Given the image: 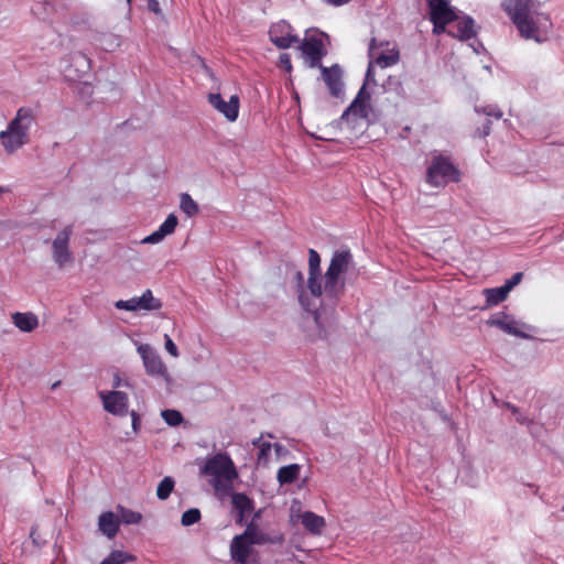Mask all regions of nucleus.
I'll return each instance as SVG.
<instances>
[{"label":"nucleus","mask_w":564,"mask_h":564,"mask_svg":"<svg viewBox=\"0 0 564 564\" xmlns=\"http://www.w3.org/2000/svg\"><path fill=\"white\" fill-rule=\"evenodd\" d=\"M352 260L348 250L335 251L324 275L323 296L319 299L323 310L334 308L345 292V281L340 278Z\"/></svg>","instance_id":"1"},{"label":"nucleus","mask_w":564,"mask_h":564,"mask_svg":"<svg viewBox=\"0 0 564 564\" xmlns=\"http://www.w3.org/2000/svg\"><path fill=\"white\" fill-rule=\"evenodd\" d=\"M199 471L200 475L210 477L209 484L215 492H227L232 481L238 478L237 468L226 453H216L207 457Z\"/></svg>","instance_id":"2"},{"label":"nucleus","mask_w":564,"mask_h":564,"mask_svg":"<svg viewBox=\"0 0 564 564\" xmlns=\"http://www.w3.org/2000/svg\"><path fill=\"white\" fill-rule=\"evenodd\" d=\"M34 121L33 111L22 107L7 130L0 132V140L7 152L13 153L29 142V130Z\"/></svg>","instance_id":"3"},{"label":"nucleus","mask_w":564,"mask_h":564,"mask_svg":"<svg viewBox=\"0 0 564 564\" xmlns=\"http://www.w3.org/2000/svg\"><path fill=\"white\" fill-rule=\"evenodd\" d=\"M533 0H503L502 8L524 39H536L538 26L530 15Z\"/></svg>","instance_id":"4"},{"label":"nucleus","mask_w":564,"mask_h":564,"mask_svg":"<svg viewBox=\"0 0 564 564\" xmlns=\"http://www.w3.org/2000/svg\"><path fill=\"white\" fill-rule=\"evenodd\" d=\"M460 172L454 165L449 156L443 154L433 155L426 169V183L431 186H445L451 182H459Z\"/></svg>","instance_id":"5"},{"label":"nucleus","mask_w":564,"mask_h":564,"mask_svg":"<svg viewBox=\"0 0 564 564\" xmlns=\"http://www.w3.org/2000/svg\"><path fill=\"white\" fill-rule=\"evenodd\" d=\"M115 307L129 312L159 311L162 307V302L160 299L154 297L152 291L148 289L141 296L117 301Z\"/></svg>","instance_id":"6"},{"label":"nucleus","mask_w":564,"mask_h":564,"mask_svg":"<svg viewBox=\"0 0 564 564\" xmlns=\"http://www.w3.org/2000/svg\"><path fill=\"white\" fill-rule=\"evenodd\" d=\"M323 35L314 34L306 36L299 46L302 54L308 61V66L312 68L322 66V59L327 54Z\"/></svg>","instance_id":"7"},{"label":"nucleus","mask_w":564,"mask_h":564,"mask_svg":"<svg viewBox=\"0 0 564 564\" xmlns=\"http://www.w3.org/2000/svg\"><path fill=\"white\" fill-rule=\"evenodd\" d=\"M372 112L370 94L366 89V84H364L350 106L341 115V120L349 121L351 117H357L369 121Z\"/></svg>","instance_id":"8"},{"label":"nucleus","mask_w":564,"mask_h":564,"mask_svg":"<svg viewBox=\"0 0 564 564\" xmlns=\"http://www.w3.org/2000/svg\"><path fill=\"white\" fill-rule=\"evenodd\" d=\"M99 398L101 399L105 411L112 415L126 416L129 413V398L122 391H100Z\"/></svg>","instance_id":"9"},{"label":"nucleus","mask_w":564,"mask_h":564,"mask_svg":"<svg viewBox=\"0 0 564 564\" xmlns=\"http://www.w3.org/2000/svg\"><path fill=\"white\" fill-rule=\"evenodd\" d=\"M307 290L315 299L323 296V280L321 275V257L314 249L308 251V278Z\"/></svg>","instance_id":"10"},{"label":"nucleus","mask_w":564,"mask_h":564,"mask_svg":"<svg viewBox=\"0 0 564 564\" xmlns=\"http://www.w3.org/2000/svg\"><path fill=\"white\" fill-rule=\"evenodd\" d=\"M137 350L142 358L148 375L158 377L166 376V366L161 356L149 344H140Z\"/></svg>","instance_id":"11"},{"label":"nucleus","mask_w":564,"mask_h":564,"mask_svg":"<svg viewBox=\"0 0 564 564\" xmlns=\"http://www.w3.org/2000/svg\"><path fill=\"white\" fill-rule=\"evenodd\" d=\"M73 234L72 226L65 227L53 241V258L59 268L73 261L72 252L68 249L69 238Z\"/></svg>","instance_id":"12"},{"label":"nucleus","mask_w":564,"mask_h":564,"mask_svg":"<svg viewBox=\"0 0 564 564\" xmlns=\"http://www.w3.org/2000/svg\"><path fill=\"white\" fill-rule=\"evenodd\" d=\"M260 517V512H257L254 514V518L247 524L246 530L243 533L250 532L251 535L246 536L249 542H251L253 545H264V544H281L284 540L283 534L280 532L270 534L265 533L262 530L259 529L258 524L256 523V518Z\"/></svg>","instance_id":"13"},{"label":"nucleus","mask_w":564,"mask_h":564,"mask_svg":"<svg viewBox=\"0 0 564 564\" xmlns=\"http://www.w3.org/2000/svg\"><path fill=\"white\" fill-rule=\"evenodd\" d=\"M289 23L281 22L271 26L269 31L270 41L281 50H285L300 41L297 35L292 34Z\"/></svg>","instance_id":"14"},{"label":"nucleus","mask_w":564,"mask_h":564,"mask_svg":"<svg viewBox=\"0 0 564 564\" xmlns=\"http://www.w3.org/2000/svg\"><path fill=\"white\" fill-rule=\"evenodd\" d=\"M209 104L225 116L228 121H236L239 116V98L237 95L225 101L219 94L208 95Z\"/></svg>","instance_id":"15"},{"label":"nucleus","mask_w":564,"mask_h":564,"mask_svg":"<svg viewBox=\"0 0 564 564\" xmlns=\"http://www.w3.org/2000/svg\"><path fill=\"white\" fill-rule=\"evenodd\" d=\"M322 73V78L326 84L329 94L333 97H340L343 95V72L338 65H333L330 67L319 66L318 67Z\"/></svg>","instance_id":"16"},{"label":"nucleus","mask_w":564,"mask_h":564,"mask_svg":"<svg viewBox=\"0 0 564 564\" xmlns=\"http://www.w3.org/2000/svg\"><path fill=\"white\" fill-rule=\"evenodd\" d=\"M291 511L292 522L300 521L305 530L312 534L319 535L326 525L325 519L312 511H297L296 513L293 509Z\"/></svg>","instance_id":"17"},{"label":"nucleus","mask_w":564,"mask_h":564,"mask_svg":"<svg viewBox=\"0 0 564 564\" xmlns=\"http://www.w3.org/2000/svg\"><path fill=\"white\" fill-rule=\"evenodd\" d=\"M248 535H251V533L236 535L231 541L230 554L237 564H246L251 554V545L253 544L246 538Z\"/></svg>","instance_id":"18"},{"label":"nucleus","mask_w":564,"mask_h":564,"mask_svg":"<svg viewBox=\"0 0 564 564\" xmlns=\"http://www.w3.org/2000/svg\"><path fill=\"white\" fill-rule=\"evenodd\" d=\"M377 40L372 37L369 42V57L371 62L381 68H387L395 65L399 62L400 53L399 50L393 46L388 53H377Z\"/></svg>","instance_id":"19"},{"label":"nucleus","mask_w":564,"mask_h":564,"mask_svg":"<svg viewBox=\"0 0 564 564\" xmlns=\"http://www.w3.org/2000/svg\"><path fill=\"white\" fill-rule=\"evenodd\" d=\"M454 22L456 23L447 31L451 36L460 41L470 40L476 36L475 21L470 17H463L460 19L457 17Z\"/></svg>","instance_id":"20"},{"label":"nucleus","mask_w":564,"mask_h":564,"mask_svg":"<svg viewBox=\"0 0 564 564\" xmlns=\"http://www.w3.org/2000/svg\"><path fill=\"white\" fill-rule=\"evenodd\" d=\"M430 20H456L457 14L447 0H427Z\"/></svg>","instance_id":"21"},{"label":"nucleus","mask_w":564,"mask_h":564,"mask_svg":"<svg viewBox=\"0 0 564 564\" xmlns=\"http://www.w3.org/2000/svg\"><path fill=\"white\" fill-rule=\"evenodd\" d=\"M231 503L237 511L236 522L242 524L246 517H248L254 509V502L243 492H235L231 496Z\"/></svg>","instance_id":"22"},{"label":"nucleus","mask_w":564,"mask_h":564,"mask_svg":"<svg viewBox=\"0 0 564 564\" xmlns=\"http://www.w3.org/2000/svg\"><path fill=\"white\" fill-rule=\"evenodd\" d=\"M119 522V518L113 512L107 511L99 516L98 527L104 535L112 539L118 533Z\"/></svg>","instance_id":"23"},{"label":"nucleus","mask_w":564,"mask_h":564,"mask_svg":"<svg viewBox=\"0 0 564 564\" xmlns=\"http://www.w3.org/2000/svg\"><path fill=\"white\" fill-rule=\"evenodd\" d=\"M13 324L21 332H32L39 326L37 316L33 313H14L12 315Z\"/></svg>","instance_id":"24"},{"label":"nucleus","mask_w":564,"mask_h":564,"mask_svg":"<svg viewBox=\"0 0 564 564\" xmlns=\"http://www.w3.org/2000/svg\"><path fill=\"white\" fill-rule=\"evenodd\" d=\"M487 324L490 326H497L498 328L502 329L503 332L511 334V335H519V330L517 328V323L514 321H508V316L505 314H498L491 316Z\"/></svg>","instance_id":"25"},{"label":"nucleus","mask_w":564,"mask_h":564,"mask_svg":"<svg viewBox=\"0 0 564 564\" xmlns=\"http://www.w3.org/2000/svg\"><path fill=\"white\" fill-rule=\"evenodd\" d=\"M301 467L297 464H290L282 466L278 470V481L280 485H288L294 482L300 476Z\"/></svg>","instance_id":"26"},{"label":"nucleus","mask_w":564,"mask_h":564,"mask_svg":"<svg viewBox=\"0 0 564 564\" xmlns=\"http://www.w3.org/2000/svg\"><path fill=\"white\" fill-rule=\"evenodd\" d=\"M482 292L486 297V308L500 304L509 294L503 285L500 288L485 289Z\"/></svg>","instance_id":"27"},{"label":"nucleus","mask_w":564,"mask_h":564,"mask_svg":"<svg viewBox=\"0 0 564 564\" xmlns=\"http://www.w3.org/2000/svg\"><path fill=\"white\" fill-rule=\"evenodd\" d=\"M180 208L187 217H194L199 213L198 204L187 193L181 195Z\"/></svg>","instance_id":"28"},{"label":"nucleus","mask_w":564,"mask_h":564,"mask_svg":"<svg viewBox=\"0 0 564 564\" xmlns=\"http://www.w3.org/2000/svg\"><path fill=\"white\" fill-rule=\"evenodd\" d=\"M135 561V556L123 551H112L100 564H126Z\"/></svg>","instance_id":"29"},{"label":"nucleus","mask_w":564,"mask_h":564,"mask_svg":"<svg viewBox=\"0 0 564 564\" xmlns=\"http://www.w3.org/2000/svg\"><path fill=\"white\" fill-rule=\"evenodd\" d=\"M253 444L259 448V452H258V464L265 465L269 462V458H270L271 447H272L271 443L263 442L261 440V437H260L257 441H254Z\"/></svg>","instance_id":"30"},{"label":"nucleus","mask_w":564,"mask_h":564,"mask_svg":"<svg viewBox=\"0 0 564 564\" xmlns=\"http://www.w3.org/2000/svg\"><path fill=\"white\" fill-rule=\"evenodd\" d=\"M174 485H175V482H174L173 478H171V477L163 478L156 488L158 498L161 500L167 499L174 489Z\"/></svg>","instance_id":"31"},{"label":"nucleus","mask_w":564,"mask_h":564,"mask_svg":"<svg viewBox=\"0 0 564 564\" xmlns=\"http://www.w3.org/2000/svg\"><path fill=\"white\" fill-rule=\"evenodd\" d=\"M200 511L197 508H192L182 514L181 523L184 527H189L197 523L200 520Z\"/></svg>","instance_id":"32"},{"label":"nucleus","mask_w":564,"mask_h":564,"mask_svg":"<svg viewBox=\"0 0 564 564\" xmlns=\"http://www.w3.org/2000/svg\"><path fill=\"white\" fill-rule=\"evenodd\" d=\"M141 520H142V514L140 512L121 508L119 521H122L126 524H137Z\"/></svg>","instance_id":"33"},{"label":"nucleus","mask_w":564,"mask_h":564,"mask_svg":"<svg viewBox=\"0 0 564 564\" xmlns=\"http://www.w3.org/2000/svg\"><path fill=\"white\" fill-rule=\"evenodd\" d=\"M162 417L171 426H177L183 421V416L177 410H164L162 412Z\"/></svg>","instance_id":"34"},{"label":"nucleus","mask_w":564,"mask_h":564,"mask_svg":"<svg viewBox=\"0 0 564 564\" xmlns=\"http://www.w3.org/2000/svg\"><path fill=\"white\" fill-rule=\"evenodd\" d=\"M177 226V217L174 214H170L163 224L159 227V230L164 235H171L174 232Z\"/></svg>","instance_id":"35"},{"label":"nucleus","mask_w":564,"mask_h":564,"mask_svg":"<svg viewBox=\"0 0 564 564\" xmlns=\"http://www.w3.org/2000/svg\"><path fill=\"white\" fill-rule=\"evenodd\" d=\"M433 24V33L441 34L446 31V26L455 20H430Z\"/></svg>","instance_id":"36"},{"label":"nucleus","mask_w":564,"mask_h":564,"mask_svg":"<svg viewBox=\"0 0 564 564\" xmlns=\"http://www.w3.org/2000/svg\"><path fill=\"white\" fill-rule=\"evenodd\" d=\"M523 278L522 272L514 273L509 280L506 281L503 286L507 289L508 292H510L516 285H518Z\"/></svg>","instance_id":"37"},{"label":"nucleus","mask_w":564,"mask_h":564,"mask_svg":"<svg viewBox=\"0 0 564 564\" xmlns=\"http://www.w3.org/2000/svg\"><path fill=\"white\" fill-rule=\"evenodd\" d=\"M299 299H300L301 304L305 307L306 311L313 312L314 319L318 324V321H319L321 315H322L319 310L312 308L310 303L306 302V297H305V295L303 293L300 294Z\"/></svg>","instance_id":"38"},{"label":"nucleus","mask_w":564,"mask_h":564,"mask_svg":"<svg viewBox=\"0 0 564 564\" xmlns=\"http://www.w3.org/2000/svg\"><path fill=\"white\" fill-rule=\"evenodd\" d=\"M165 349L171 356L178 357V349L169 335H165Z\"/></svg>","instance_id":"39"},{"label":"nucleus","mask_w":564,"mask_h":564,"mask_svg":"<svg viewBox=\"0 0 564 564\" xmlns=\"http://www.w3.org/2000/svg\"><path fill=\"white\" fill-rule=\"evenodd\" d=\"M165 236L158 229L148 237H145L142 242L144 243H158L160 242Z\"/></svg>","instance_id":"40"},{"label":"nucleus","mask_w":564,"mask_h":564,"mask_svg":"<svg viewBox=\"0 0 564 564\" xmlns=\"http://www.w3.org/2000/svg\"><path fill=\"white\" fill-rule=\"evenodd\" d=\"M280 64L285 68L286 72L292 70V63L289 54H281L280 55Z\"/></svg>","instance_id":"41"},{"label":"nucleus","mask_w":564,"mask_h":564,"mask_svg":"<svg viewBox=\"0 0 564 564\" xmlns=\"http://www.w3.org/2000/svg\"><path fill=\"white\" fill-rule=\"evenodd\" d=\"M147 7H148L149 11H151L158 15H160L162 13L160 3L158 0H148Z\"/></svg>","instance_id":"42"},{"label":"nucleus","mask_w":564,"mask_h":564,"mask_svg":"<svg viewBox=\"0 0 564 564\" xmlns=\"http://www.w3.org/2000/svg\"><path fill=\"white\" fill-rule=\"evenodd\" d=\"M485 113L487 116H492V117H495L497 119L502 117V112L499 109H496V108H492V107L486 108L485 109Z\"/></svg>","instance_id":"43"},{"label":"nucleus","mask_w":564,"mask_h":564,"mask_svg":"<svg viewBox=\"0 0 564 564\" xmlns=\"http://www.w3.org/2000/svg\"><path fill=\"white\" fill-rule=\"evenodd\" d=\"M131 419H132V429L137 432L140 426V417L135 411L130 412Z\"/></svg>","instance_id":"44"},{"label":"nucleus","mask_w":564,"mask_h":564,"mask_svg":"<svg viewBox=\"0 0 564 564\" xmlns=\"http://www.w3.org/2000/svg\"><path fill=\"white\" fill-rule=\"evenodd\" d=\"M325 3L333 7H341L349 3L351 0H323Z\"/></svg>","instance_id":"45"},{"label":"nucleus","mask_w":564,"mask_h":564,"mask_svg":"<svg viewBox=\"0 0 564 564\" xmlns=\"http://www.w3.org/2000/svg\"><path fill=\"white\" fill-rule=\"evenodd\" d=\"M30 538L32 539L33 543L36 545H41V542L39 540L37 535V527H33L30 532Z\"/></svg>","instance_id":"46"},{"label":"nucleus","mask_w":564,"mask_h":564,"mask_svg":"<svg viewBox=\"0 0 564 564\" xmlns=\"http://www.w3.org/2000/svg\"><path fill=\"white\" fill-rule=\"evenodd\" d=\"M372 66H373V63L370 62L369 65H368V68H367V73H366V85L368 82L372 80Z\"/></svg>","instance_id":"47"},{"label":"nucleus","mask_w":564,"mask_h":564,"mask_svg":"<svg viewBox=\"0 0 564 564\" xmlns=\"http://www.w3.org/2000/svg\"><path fill=\"white\" fill-rule=\"evenodd\" d=\"M295 278H296V281L300 285H302L303 281H304V276H303V273L302 272H296L295 274Z\"/></svg>","instance_id":"48"},{"label":"nucleus","mask_w":564,"mask_h":564,"mask_svg":"<svg viewBox=\"0 0 564 564\" xmlns=\"http://www.w3.org/2000/svg\"><path fill=\"white\" fill-rule=\"evenodd\" d=\"M121 384V379L119 376H116L113 379V388H119Z\"/></svg>","instance_id":"49"},{"label":"nucleus","mask_w":564,"mask_h":564,"mask_svg":"<svg viewBox=\"0 0 564 564\" xmlns=\"http://www.w3.org/2000/svg\"><path fill=\"white\" fill-rule=\"evenodd\" d=\"M489 123H490V121L488 120L487 126L485 127V134L489 133Z\"/></svg>","instance_id":"50"},{"label":"nucleus","mask_w":564,"mask_h":564,"mask_svg":"<svg viewBox=\"0 0 564 564\" xmlns=\"http://www.w3.org/2000/svg\"><path fill=\"white\" fill-rule=\"evenodd\" d=\"M127 2L130 4V3H131V0H127Z\"/></svg>","instance_id":"51"},{"label":"nucleus","mask_w":564,"mask_h":564,"mask_svg":"<svg viewBox=\"0 0 564 564\" xmlns=\"http://www.w3.org/2000/svg\"><path fill=\"white\" fill-rule=\"evenodd\" d=\"M2 193V188H0V194Z\"/></svg>","instance_id":"52"}]
</instances>
